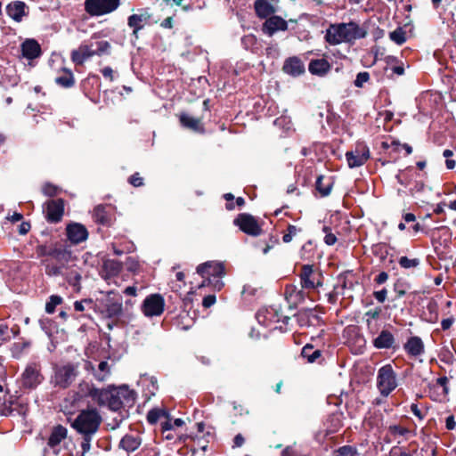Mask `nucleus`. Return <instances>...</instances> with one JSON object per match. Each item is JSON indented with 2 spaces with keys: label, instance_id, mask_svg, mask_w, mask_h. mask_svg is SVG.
I'll return each mask as SVG.
<instances>
[{
  "label": "nucleus",
  "instance_id": "e2e57ef3",
  "mask_svg": "<svg viewBox=\"0 0 456 456\" xmlns=\"http://www.w3.org/2000/svg\"><path fill=\"white\" fill-rule=\"evenodd\" d=\"M0 338L2 342L11 338L7 325L0 324Z\"/></svg>",
  "mask_w": 456,
  "mask_h": 456
},
{
  "label": "nucleus",
  "instance_id": "680f3d73",
  "mask_svg": "<svg viewBox=\"0 0 456 456\" xmlns=\"http://www.w3.org/2000/svg\"><path fill=\"white\" fill-rule=\"evenodd\" d=\"M92 304V300L91 299H84V300H81V301H76L74 303V308L76 311L77 312H83L85 310V305H90Z\"/></svg>",
  "mask_w": 456,
  "mask_h": 456
},
{
  "label": "nucleus",
  "instance_id": "0e129e2a",
  "mask_svg": "<svg viewBox=\"0 0 456 456\" xmlns=\"http://www.w3.org/2000/svg\"><path fill=\"white\" fill-rule=\"evenodd\" d=\"M216 296L215 295H208L202 300V305L205 308H208L212 306L216 303Z\"/></svg>",
  "mask_w": 456,
  "mask_h": 456
},
{
  "label": "nucleus",
  "instance_id": "20e7f679",
  "mask_svg": "<svg viewBox=\"0 0 456 456\" xmlns=\"http://www.w3.org/2000/svg\"><path fill=\"white\" fill-rule=\"evenodd\" d=\"M101 423V417L96 410L82 411L72 423V427L84 436L94 435Z\"/></svg>",
  "mask_w": 456,
  "mask_h": 456
},
{
  "label": "nucleus",
  "instance_id": "2eb2a0df",
  "mask_svg": "<svg viewBox=\"0 0 456 456\" xmlns=\"http://www.w3.org/2000/svg\"><path fill=\"white\" fill-rule=\"evenodd\" d=\"M300 281L303 289H312L322 286L320 274L315 273L312 265H305L300 273Z\"/></svg>",
  "mask_w": 456,
  "mask_h": 456
},
{
  "label": "nucleus",
  "instance_id": "49530a36",
  "mask_svg": "<svg viewBox=\"0 0 456 456\" xmlns=\"http://www.w3.org/2000/svg\"><path fill=\"white\" fill-rule=\"evenodd\" d=\"M63 266L61 265L47 264L45 265V273L49 276L62 275Z\"/></svg>",
  "mask_w": 456,
  "mask_h": 456
},
{
  "label": "nucleus",
  "instance_id": "bf43d9fd",
  "mask_svg": "<svg viewBox=\"0 0 456 456\" xmlns=\"http://www.w3.org/2000/svg\"><path fill=\"white\" fill-rule=\"evenodd\" d=\"M142 16L137 14H133L128 18V25L129 27L138 29L141 28L140 23L142 22Z\"/></svg>",
  "mask_w": 456,
  "mask_h": 456
},
{
  "label": "nucleus",
  "instance_id": "f704fd0d",
  "mask_svg": "<svg viewBox=\"0 0 456 456\" xmlns=\"http://www.w3.org/2000/svg\"><path fill=\"white\" fill-rule=\"evenodd\" d=\"M81 274L74 270H71L66 274V281L67 282L73 287L75 291H79L81 289L80 282H81Z\"/></svg>",
  "mask_w": 456,
  "mask_h": 456
},
{
  "label": "nucleus",
  "instance_id": "8fccbe9b",
  "mask_svg": "<svg viewBox=\"0 0 456 456\" xmlns=\"http://www.w3.org/2000/svg\"><path fill=\"white\" fill-rule=\"evenodd\" d=\"M322 231L325 233L324 242L328 246L334 245L337 242V237L335 234L331 232V229L328 226H323Z\"/></svg>",
  "mask_w": 456,
  "mask_h": 456
},
{
  "label": "nucleus",
  "instance_id": "5701e85b",
  "mask_svg": "<svg viewBox=\"0 0 456 456\" xmlns=\"http://www.w3.org/2000/svg\"><path fill=\"white\" fill-rule=\"evenodd\" d=\"M404 350L411 356H419L424 354V343L419 337H411L404 344Z\"/></svg>",
  "mask_w": 456,
  "mask_h": 456
},
{
  "label": "nucleus",
  "instance_id": "7c9ffc66",
  "mask_svg": "<svg viewBox=\"0 0 456 456\" xmlns=\"http://www.w3.org/2000/svg\"><path fill=\"white\" fill-rule=\"evenodd\" d=\"M67 428L61 425L54 427L51 432L48 443L61 449V443L67 437Z\"/></svg>",
  "mask_w": 456,
  "mask_h": 456
},
{
  "label": "nucleus",
  "instance_id": "4468645a",
  "mask_svg": "<svg viewBox=\"0 0 456 456\" xmlns=\"http://www.w3.org/2000/svg\"><path fill=\"white\" fill-rule=\"evenodd\" d=\"M85 370L91 372L99 382H104L111 376V366L108 361H101L97 367H94L91 362H86L85 363Z\"/></svg>",
  "mask_w": 456,
  "mask_h": 456
},
{
  "label": "nucleus",
  "instance_id": "774afa93",
  "mask_svg": "<svg viewBox=\"0 0 456 456\" xmlns=\"http://www.w3.org/2000/svg\"><path fill=\"white\" fill-rule=\"evenodd\" d=\"M123 293L126 297H134L137 295V288L134 285L127 286L124 289Z\"/></svg>",
  "mask_w": 456,
  "mask_h": 456
},
{
  "label": "nucleus",
  "instance_id": "f3484780",
  "mask_svg": "<svg viewBox=\"0 0 456 456\" xmlns=\"http://www.w3.org/2000/svg\"><path fill=\"white\" fill-rule=\"evenodd\" d=\"M256 318L261 325L265 327H271L274 323H278L281 321V316L278 311L273 307L259 310Z\"/></svg>",
  "mask_w": 456,
  "mask_h": 456
},
{
  "label": "nucleus",
  "instance_id": "c85d7f7f",
  "mask_svg": "<svg viewBox=\"0 0 456 456\" xmlns=\"http://www.w3.org/2000/svg\"><path fill=\"white\" fill-rule=\"evenodd\" d=\"M255 10L257 16L262 19L271 17L275 12L273 4L267 0H256L255 2Z\"/></svg>",
  "mask_w": 456,
  "mask_h": 456
},
{
  "label": "nucleus",
  "instance_id": "09e8293b",
  "mask_svg": "<svg viewBox=\"0 0 456 456\" xmlns=\"http://www.w3.org/2000/svg\"><path fill=\"white\" fill-rule=\"evenodd\" d=\"M300 232V229H298L297 226L289 224L287 229V232L283 234L282 240L285 243H289L292 240L293 237L297 234V232Z\"/></svg>",
  "mask_w": 456,
  "mask_h": 456
},
{
  "label": "nucleus",
  "instance_id": "423d86ee",
  "mask_svg": "<svg viewBox=\"0 0 456 456\" xmlns=\"http://www.w3.org/2000/svg\"><path fill=\"white\" fill-rule=\"evenodd\" d=\"M41 364L39 362H31L27 364L21 374V385L28 389H35L43 380L44 376L41 373Z\"/></svg>",
  "mask_w": 456,
  "mask_h": 456
},
{
  "label": "nucleus",
  "instance_id": "58836bf2",
  "mask_svg": "<svg viewBox=\"0 0 456 456\" xmlns=\"http://www.w3.org/2000/svg\"><path fill=\"white\" fill-rule=\"evenodd\" d=\"M399 265L403 269H414L420 265L419 258H409L407 256H401L398 260Z\"/></svg>",
  "mask_w": 456,
  "mask_h": 456
},
{
  "label": "nucleus",
  "instance_id": "9b49d317",
  "mask_svg": "<svg viewBox=\"0 0 456 456\" xmlns=\"http://www.w3.org/2000/svg\"><path fill=\"white\" fill-rule=\"evenodd\" d=\"M85 10L91 16H102L114 11V0H86Z\"/></svg>",
  "mask_w": 456,
  "mask_h": 456
},
{
  "label": "nucleus",
  "instance_id": "f257e3e1",
  "mask_svg": "<svg viewBox=\"0 0 456 456\" xmlns=\"http://www.w3.org/2000/svg\"><path fill=\"white\" fill-rule=\"evenodd\" d=\"M366 30L355 22L331 24L326 30L325 40L331 45L343 42L350 43L356 39L364 38Z\"/></svg>",
  "mask_w": 456,
  "mask_h": 456
},
{
  "label": "nucleus",
  "instance_id": "bb28decb",
  "mask_svg": "<svg viewBox=\"0 0 456 456\" xmlns=\"http://www.w3.org/2000/svg\"><path fill=\"white\" fill-rule=\"evenodd\" d=\"M179 120L183 127L189 128L195 132H202L204 130L201 120L200 118L191 117L187 113H181L179 116Z\"/></svg>",
  "mask_w": 456,
  "mask_h": 456
},
{
  "label": "nucleus",
  "instance_id": "13d9d810",
  "mask_svg": "<svg viewBox=\"0 0 456 456\" xmlns=\"http://www.w3.org/2000/svg\"><path fill=\"white\" fill-rule=\"evenodd\" d=\"M94 216L97 222L102 224H106L107 216L102 207L99 206L94 209Z\"/></svg>",
  "mask_w": 456,
  "mask_h": 456
},
{
  "label": "nucleus",
  "instance_id": "3c124183",
  "mask_svg": "<svg viewBox=\"0 0 456 456\" xmlns=\"http://www.w3.org/2000/svg\"><path fill=\"white\" fill-rule=\"evenodd\" d=\"M388 431L393 436H403L409 433V429L399 425L389 426Z\"/></svg>",
  "mask_w": 456,
  "mask_h": 456
},
{
  "label": "nucleus",
  "instance_id": "c03bdc74",
  "mask_svg": "<svg viewBox=\"0 0 456 456\" xmlns=\"http://www.w3.org/2000/svg\"><path fill=\"white\" fill-rule=\"evenodd\" d=\"M94 45V53L95 54H103L106 53H110L111 45L108 41H96L93 43Z\"/></svg>",
  "mask_w": 456,
  "mask_h": 456
},
{
  "label": "nucleus",
  "instance_id": "39448f33",
  "mask_svg": "<svg viewBox=\"0 0 456 456\" xmlns=\"http://www.w3.org/2000/svg\"><path fill=\"white\" fill-rule=\"evenodd\" d=\"M397 387L396 374L391 364L379 369L377 374V388L384 397L388 396Z\"/></svg>",
  "mask_w": 456,
  "mask_h": 456
},
{
  "label": "nucleus",
  "instance_id": "6e6552de",
  "mask_svg": "<svg viewBox=\"0 0 456 456\" xmlns=\"http://www.w3.org/2000/svg\"><path fill=\"white\" fill-rule=\"evenodd\" d=\"M243 232L250 236H258L262 232V229L258 224L256 219L247 213L240 214L233 221Z\"/></svg>",
  "mask_w": 456,
  "mask_h": 456
},
{
  "label": "nucleus",
  "instance_id": "052dcab7",
  "mask_svg": "<svg viewBox=\"0 0 456 456\" xmlns=\"http://www.w3.org/2000/svg\"><path fill=\"white\" fill-rule=\"evenodd\" d=\"M129 183L134 187H140L143 185V178L139 173H134L129 177Z\"/></svg>",
  "mask_w": 456,
  "mask_h": 456
},
{
  "label": "nucleus",
  "instance_id": "4c0bfd02",
  "mask_svg": "<svg viewBox=\"0 0 456 456\" xmlns=\"http://www.w3.org/2000/svg\"><path fill=\"white\" fill-rule=\"evenodd\" d=\"M124 265H126V268L128 271H130V272H134L137 269V267H138L137 262L134 261L129 256H126V263L119 262V261L116 260V267H115L116 276L118 275V272L119 270H123L124 269Z\"/></svg>",
  "mask_w": 456,
  "mask_h": 456
},
{
  "label": "nucleus",
  "instance_id": "a211bd4d",
  "mask_svg": "<svg viewBox=\"0 0 456 456\" xmlns=\"http://www.w3.org/2000/svg\"><path fill=\"white\" fill-rule=\"evenodd\" d=\"M288 28V23L280 16L272 15L267 18L263 24L264 33L273 36L277 31H285Z\"/></svg>",
  "mask_w": 456,
  "mask_h": 456
},
{
  "label": "nucleus",
  "instance_id": "7ed1b4c3",
  "mask_svg": "<svg viewBox=\"0 0 456 456\" xmlns=\"http://www.w3.org/2000/svg\"><path fill=\"white\" fill-rule=\"evenodd\" d=\"M136 393L128 386L116 387V422L118 421L117 414L120 418V421L128 418L129 409L134 405Z\"/></svg>",
  "mask_w": 456,
  "mask_h": 456
},
{
  "label": "nucleus",
  "instance_id": "ddd939ff",
  "mask_svg": "<svg viewBox=\"0 0 456 456\" xmlns=\"http://www.w3.org/2000/svg\"><path fill=\"white\" fill-rule=\"evenodd\" d=\"M164 298L159 294L147 297L142 304V312L146 316H159L164 311Z\"/></svg>",
  "mask_w": 456,
  "mask_h": 456
},
{
  "label": "nucleus",
  "instance_id": "603ef678",
  "mask_svg": "<svg viewBox=\"0 0 456 456\" xmlns=\"http://www.w3.org/2000/svg\"><path fill=\"white\" fill-rule=\"evenodd\" d=\"M160 427H161V432L163 434L174 429L173 419H172L169 412H168V416L167 418H164L163 420L161 421Z\"/></svg>",
  "mask_w": 456,
  "mask_h": 456
},
{
  "label": "nucleus",
  "instance_id": "f03ea898",
  "mask_svg": "<svg viewBox=\"0 0 456 456\" xmlns=\"http://www.w3.org/2000/svg\"><path fill=\"white\" fill-rule=\"evenodd\" d=\"M80 391L100 407H107L114 411V385H109L106 388H97L94 384H80Z\"/></svg>",
  "mask_w": 456,
  "mask_h": 456
},
{
  "label": "nucleus",
  "instance_id": "ea45409f",
  "mask_svg": "<svg viewBox=\"0 0 456 456\" xmlns=\"http://www.w3.org/2000/svg\"><path fill=\"white\" fill-rule=\"evenodd\" d=\"M389 38L395 44L401 45L406 41L405 32L402 28H397L389 33Z\"/></svg>",
  "mask_w": 456,
  "mask_h": 456
},
{
  "label": "nucleus",
  "instance_id": "79ce46f5",
  "mask_svg": "<svg viewBox=\"0 0 456 456\" xmlns=\"http://www.w3.org/2000/svg\"><path fill=\"white\" fill-rule=\"evenodd\" d=\"M322 181H323V176L322 175H319L317 177V179H316L315 188L321 193V195L322 197H325V196H328L330 193L331 184L328 183V184L324 185L322 183Z\"/></svg>",
  "mask_w": 456,
  "mask_h": 456
},
{
  "label": "nucleus",
  "instance_id": "4be33fe9",
  "mask_svg": "<svg viewBox=\"0 0 456 456\" xmlns=\"http://www.w3.org/2000/svg\"><path fill=\"white\" fill-rule=\"evenodd\" d=\"M282 69L286 74L297 77L305 72V66L299 58L290 57L285 61Z\"/></svg>",
  "mask_w": 456,
  "mask_h": 456
},
{
  "label": "nucleus",
  "instance_id": "9d476101",
  "mask_svg": "<svg viewBox=\"0 0 456 456\" xmlns=\"http://www.w3.org/2000/svg\"><path fill=\"white\" fill-rule=\"evenodd\" d=\"M197 273L208 283L212 282V278H222L224 275V266L218 262H206L197 267Z\"/></svg>",
  "mask_w": 456,
  "mask_h": 456
},
{
  "label": "nucleus",
  "instance_id": "a878e982",
  "mask_svg": "<svg viewBox=\"0 0 456 456\" xmlns=\"http://www.w3.org/2000/svg\"><path fill=\"white\" fill-rule=\"evenodd\" d=\"M47 256L53 257L55 261L58 262L59 265H62L63 267L64 265L69 263L72 258L71 251L62 247H56L50 249L47 252Z\"/></svg>",
  "mask_w": 456,
  "mask_h": 456
},
{
  "label": "nucleus",
  "instance_id": "cd10ccee",
  "mask_svg": "<svg viewBox=\"0 0 456 456\" xmlns=\"http://www.w3.org/2000/svg\"><path fill=\"white\" fill-rule=\"evenodd\" d=\"M395 338L388 330H382L373 340V346L378 349H387L393 346Z\"/></svg>",
  "mask_w": 456,
  "mask_h": 456
},
{
  "label": "nucleus",
  "instance_id": "72a5a7b5",
  "mask_svg": "<svg viewBox=\"0 0 456 456\" xmlns=\"http://www.w3.org/2000/svg\"><path fill=\"white\" fill-rule=\"evenodd\" d=\"M168 416V411L165 408H153L147 413V420L150 424H156L159 420H163Z\"/></svg>",
  "mask_w": 456,
  "mask_h": 456
},
{
  "label": "nucleus",
  "instance_id": "e433bc0d",
  "mask_svg": "<svg viewBox=\"0 0 456 456\" xmlns=\"http://www.w3.org/2000/svg\"><path fill=\"white\" fill-rule=\"evenodd\" d=\"M302 356L306 358L309 362H314L317 358L321 356L320 350H314V346L306 345L302 349Z\"/></svg>",
  "mask_w": 456,
  "mask_h": 456
},
{
  "label": "nucleus",
  "instance_id": "f8f14e48",
  "mask_svg": "<svg viewBox=\"0 0 456 456\" xmlns=\"http://www.w3.org/2000/svg\"><path fill=\"white\" fill-rule=\"evenodd\" d=\"M43 210L48 222L58 223L64 213V200L61 199L49 200L43 206Z\"/></svg>",
  "mask_w": 456,
  "mask_h": 456
},
{
  "label": "nucleus",
  "instance_id": "338daca9",
  "mask_svg": "<svg viewBox=\"0 0 456 456\" xmlns=\"http://www.w3.org/2000/svg\"><path fill=\"white\" fill-rule=\"evenodd\" d=\"M373 295H374V297L379 303H383L386 300V298H387V290L386 289H383L381 290L375 291Z\"/></svg>",
  "mask_w": 456,
  "mask_h": 456
},
{
  "label": "nucleus",
  "instance_id": "1a4fd4ad",
  "mask_svg": "<svg viewBox=\"0 0 456 456\" xmlns=\"http://www.w3.org/2000/svg\"><path fill=\"white\" fill-rule=\"evenodd\" d=\"M77 370L73 364L57 367L54 371V384L60 387H68L75 379Z\"/></svg>",
  "mask_w": 456,
  "mask_h": 456
},
{
  "label": "nucleus",
  "instance_id": "b1692460",
  "mask_svg": "<svg viewBox=\"0 0 456 456\" xmlns=\"http://www.w3.org/2000/svg\"><path fill=\"white\" fill-rule=\"evenodd\" d=\"M297 320L301 327H310L319 322V317L313 309H303L297 313Z\"/></svg>",
  "mask_w": 456,
  "mask_h": 456
},
{
  "label": "nucleus",
  "instance_id": "4d7b16f0",
  "mask_svg": "<svg viewBox=\"0 0 456 456\" xmlns=\"http://www.w3.org/2000/svg\"><path fill=\"white\" fill-rule=\"evenodd\" d=\"M211 285L216 290H220L224 287V282L221 281V278H212V282L208 283V281H203L200 285V288Z\"/></svg>",
  "mask_w": 456,
  "mask_h": 456
},
{
  "label": "nucleus",
  "instance_id": "c9c22d12",
  "mask_svg": "<svg viewBox=\"0 0 456 456\" xmlns=\"http://www.w3.org/2000/svg\"><path fill=\"white\" fill-rule=\"evenodd\" d=\"M382 147L384 149H389L392 148L394 151H400L401 149H404L407 155H410L412 152V148L411 145L407 143H400L397 141H392L391 143H388L387 142H382Z\"/></svg>",
  "mask_w": 456,
  "mask_h": 456
},
{
  "label": "nucleus",
  "instance_id": "6ab92c4d",
  "mask_svg": "<svg viewBox=\"0 0 456 456\" xmlns=\"http://www.w3.org/2000/svg\"><path fill=\"white\" fill-rule=\"evenodd\" d=\"M67 236L73 244H79L88 237V232L83 224L75 223L69 224L66 228Z\"/></svg>",
  "mask_w": 456,
  "mask_h": 456
},
{
  "label": "nucleus",
  "instance_id": "473e14b6",
  "mask_svg": "<svg viewBox=\"0 0 456 456\" xmlns=\"http://www.w3.org/2000/svg\"><path fill=\"white\" fill-rule=\"evenodd\" d=\"M100 275L108 283L114 281V260H106L103 262L100 270Z\"/></svg>",
  "mask_w": 456,
  "mask_h": 456
},
{
  "label": "nucleus",
  "instance_id": "6e6d98bb",
  "mask_svg": "<svg viewBox=\"0 0 456 456\" xmlns=\"http://www.w3.org/2000/svg\"><path fill=\"white\" fill-rule=\"evenodd\" d=\"M241 44L246 49H249L256 44V37L254 35L244 36L241 38Z\"/></svg>",
  "mask_w": 456,
  "mask_h": 456
},
{
  "label": "nucleus",
  "instance_id": "dca6fc26",
  "mask_svg": "<svg viewBox=\"0 0 456 456\" xmlns=\"http://www.w3.org/2000/svg\"><path fill=\"white\" fill-rule=\"evenodd\" d=\"M6 14L16 22L28 15V6L23 1H13L7 4Z\"/></svg>",
  "mask_w": 456,
  "mask_h": 456
},
{
  "label": "nucleus",
  "instance_id": "5fc2aeb1",
  "mask_svg": "<svg viewBox=\"0 0 456 456\" xmlns=\"http://www.w3.org/2000/svg\"><path fill=\"white\" fill-rule=\"evenodd\" d=\"M369 79L370 74L366 71H363L357 74L354 83L356 87H362L363 84L366 83Z\"/></svg>",
  "mask_w": 456,
  "mask_h": 456
},
{
  "label": "nucleus",
  "instance_id": "de8ad7c7",
  "mask_svg": "<svg viewBox=\"0 0 456 456\" xmlns=\"http://www.w3.org/2000/svg\"><path fill=\"white\" fill-rule=\"evenodd\" d=\"M59 191L60 188L50 183H45L42 187V192L48 197L55 196Z\"/></svg>",
  "mask_w": 456,
  "mask_h": 456
},
{
  "label": "nucleus",
  "instance_id": "69168bd1",
  "mask_svg": "<svg viewBox=\"0 0 456 456\" xmlns=\"http://www.w3.org/2000/svg\"><path fill=\"white\" fill-rule=\"evenodd\" d=\"M455 322V319L454 317L451 316L449 318H446V319H444L442 320L441 322V327H442V330H449L452 324L454 323Z\"/></svg>",
  "mask_w": 456,
  "mask_h": 456
},
{
  "label": "nucleus",
  "instance_id": "a19ab883",
  "mask_svg": "<svg viewBox=\"0 0 456 456\" xmlns=\"http://www.w3.org/2000/svg\"><path fill=\"white\" fill-rule=\"evenodd\" d=\"M380 314H381V309L379 307H377L375 309H370L368 312H366V314H365L366 323L370 330H373L374 327L372 324V321L379 319Z\"/></svg>",
  "mask_w": 456,
  "mask_h": 456
},
{
  "label": "nucleus",
  "instance_id": "412c9836",
  "mask_svg": "<svg viewBox=\"0 0 456 456\" xmlns=\"http://www.w3.org/2000/svg\"><path fill=\"white\" fill-rule=\"evenodd\" d=\"M94 45H81L77 49L73 50L71 53V60L77 65H82L90 57L94 55Z\"/></svg>",
  "mask_w": 456,
  "mask_h": 456
},
{
  "label": "nucleus",
  "instance_id": "864d4df0",
  "mask_svg": "<svg viewBox=\"0 0 456 456\" xmlns=\"http://www.w3.org/2000/svg\"><path fill=\"white\" fill-rule=\"evenodd\" d=\"M61 452V448L51 444L47 442L46 446L44 449L43 456H58Z\"/></svg>",
  "mask_w": 456,
  "mask_h": 456
},
{
  "label": "nucleus",
  "instance_id": "c756f323",
  "mask_svg": "<svg viewBox=\"0 0 456 456\" xmlns=\"http://www.w3.org/2000/svg\"><path fill=\"white\" fill-rule=\"evenodd\" d=\"M330 69V64L325 59H317L310 61L308 69L314 75L323 76Z\"/></svg>",
  "mask_w": 456,
  "mask_h": 456
},
{
  "label": "nucleus",
  "instance_id": "aec40b11",
  "mask_svg": "<svg viewBox=\"0 0 456 456\" xmlns=\"http://www.w3.org/2000/svg\"><path fill=\"white\" fill-rule=\"evenodd\" d=\"M21 54L27 60L32 61L42 54L41 46L36 39L28 38L20 45Z\"/></svg>",
  "mask_w": 456,
  "mask_h": 456
},
{
  "label": "nucleus",
  "instance_id": "37998d69",
  "mask_svg": "<svg viewBox=\"0 0 456 456\" xmlns=\"http://www.w3.org/2000/svg\"><path fill=\"white\" fill-rule=\"evenodd\" d=\"M62 302V298L60 296L53 295L49 297L45 305V312L47 314H53L55 311V307Z\"/></svg>",
  "mask_w": 456,
  "mask_h": 456
},
{
  "label": "nucleus",
  "instance_id": "a18cd8bd",
  "mask_svg": "<svg viewBox=\"0 0 456 456\" xmlns=\"http://www.w3.org/2000/svg\"><path fill=\"white\" fill-rule=\"evenodd\" d=\"M334 456H359L356 448L350 445H344L340 447Z\"/></svg>",
  "mask_w": 456,
  "mask_h": 456
},
{
  "label": "nucleus",
  "instance_id": "0eeeda50",
  "mask_svg": "<svg viewBox=\"0 0 456 456\" xmlns=\"http://www.w3.org/2000/svg\"><path fill=\"white\" fill-rule=\"evenodd\" d=\"M370 157L369 147L363 142L357 143L353 151L346 153V159L350 168L363 166Z\"/></svg>",
  "mask_w": 456,
  "mask_h": 456
},
{
  "label": "nucleus",
  "instance_id": "2f4dec72",
  "mask_svg": "<svg viewBox=\"0 0 456 456\" xmlns=\"http://www.w3.org/2000/svg\"><path fill=\"white\" fill-rule=\"evenodd\" d=\"M55 83L64 88H70L75 84L73 73L65 68L61 69V73L54 78Z\"/></svg>",
  "mask_w": 456,
  "mask_h": 456
},
{
  "label": "nucleus",
  "instance_id": "393cba45",
  "mask_svg": "<svg viewBox=\"0 0 456 456\" xmlns=\"http://www.w3.org/2000/svg\"><path fill=\"white\" fill-rule=\"evenodd\" d=\"M142 444V438L139 435L128 434L123 436L119 442V448L126 452H134Z\"/></svg>",
  "mask_w": 456,
  "mask_h": 456
}]
</instances>
